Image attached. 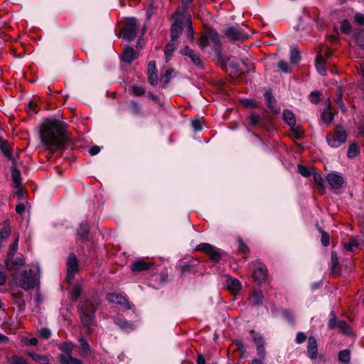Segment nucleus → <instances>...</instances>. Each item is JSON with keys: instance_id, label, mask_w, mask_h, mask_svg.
I'll list each match as a JSON object with an SVG mask.
<instances>
[{"instance_id": "nucleus-1", "label": "nucleus", "mask_w": 364, "mask_h": 364, "mask_svg": "<svg viewBox=\"0 0 364 364\" xmlns=\"http://www.w3.org/2000/svg\"><path fill=\"white\" fill-rule=\"evenodd\" d=\"M67 124L58 119H46L41 127V141L46 148L55 151L61 148L66 141Z\"/></svg>"}, {"instance_id": "nucleus-2", "label": "nucleus", "mask_w": 364, "mask_h": 364, "mask_svg": "<svg viewBox=\"0 0 364 364\" xmlns=\"http://www.w3.org/2000/svg\"><path fill=\"white\" fill-rule=\"evenodd\" d=\"M347 134L341 126H336L333 132L326 135V141L332 148H338L346 141Z\"/></svg>"}, {"instance_id": "nucleus-3", "label": "nucleus", "mask_w": 364, "mask_h": 364, "mask_svg": "<svg viewBox=\"0 0 364 364\" xmlns=\"http://www.w3.org/2000/svg\"><path fill=\"white\" fill-rule=\"evenodd\" d=\"M37 285V279L35 276V273L32 270L23 271L21 273L19 279V286L25 289L28 290L34 288Z\"/></svg>"}, {"instance_id": "nucleus-4", "label": "nucleus", "mask_w": 364, "mask_h": 364, "mask_svg": "<svg viewBox=\"0 0 364 364\" xmlns=\"http://www.w3.org/2000/svg\"><path fill=\"white\" fill-rule=\"evenodd\" d=\"M90 306L91 304L87 301V302L81 304L80 307V316L82 323L83 330L85 333L90 334L91 316H90Z\"/></svg>"}, {"instance_id": "nucleus-5", "label": "nucleus", "mask_w": 364, "mask_h": 364, "mask_svg": "<svg viewBox=\"0 0 364 364\" xmlns=\"http://www.w3.org/2000/svg\"><path fill=\"white\" fill-rule=\"evenodd\" d=\"M210 41L215 48H218L220 46V40L218 33L213 30H208L201 37L199 42V47L203 50L208 45V42Z\"/></svg>"}, {"instance_id": "nucleus-6", "label": "nucleus", "mask_w": 364, "mask_h": 364, "mask_svg": "<svg viewBox=\"0 0 364 364\" xmlns=\"http://www.w3.org/2000/svg\"><path fill=\"white\" fill-rule=\"evenodd\" d=\"M173 18L174 19V22L173 23L171 28V36L172 42L175 41L182 32L183 16L181 14L176 12L173 16Z\"/></svg>"}, {"instance_id": "nucleus-7", "label": "nucleus", "mask_w": 364, "mask_h": 364, "mask_svg": "<svg viewBox=\"0 0 364 364\" xmlns=\"http://www.w3.org/2000/svg\"><path fill=\"white\" fill-rule=\"evenodd\" d=\"M122 38L132 41L136 36V22L134 18H128L122 32Z\"/></svg>"}, {"instance_id": "nucleus-8", "label": "nucleus", "mask_w": 364, "mask_h": 364, "mask_svg": "<svg viewBox=\"0 0 364 364\" xmlns=\"http://www.w3.org/2000/svg\"><path fill=\"white\" fill-rule=\"evenodd\" d=\"M25 263L23 257H6L5 260V265L7 270L16 273Z\"/></svg>"}, {"instance_id": "nucleus-9", "label": "nucleus", "mask_w": 364, "mask_h": 364, "mask_svg": "<svg viewBox=\"0 0 364 364\" xmlns=\"http://www.w3.org/2000/svg\"><path fill=\"white\" fill-rule=\"evenodd\" d=\"M107 298L110 303L124 306L127 309H130L132 308L131 304L129 302L127 298L121 294L110 293L107 294Z\"/></svg>"}, {"instance_id": "nucleus-10", "label": "nucleus", "mask_w": 364, "mask_h": 364, "mask_svg": "<svg viewBox=\"0 0 364 364\" xmlns=\"http://www.w3.org/2000/svg\"><path fill=\"white\" fill-rule=\"evenodd\" d=\"M67 279L70 282L77 272V259L74 254H70L67 260Z\"/></svg>"}, {"instance_id": "nucleus-11", "label": "nucleus", "mask_w": 364, "mask_h": 364, "mask_svg": "<svg viewBox=\"0 0 364 364\" xmlns=\"http://www.w3.org/2000/svg\"><path fill=\"white\" fill-rule=\"evenodd\" d=\"M326 178L329 186L333 189L341 188L344 183L343 177L335 173H328Z\"/></svg>"}, {"instance_id": "nucleus-12", "label": "nucleus", "mask_w": 364, "mask_h": 364, "mask_svg": "<svg viewBox=\"0 0 364 364\" xmlns=\"http://www.w3.org/2000/svg\"><path fill=\"white\" fill-rule=\"evenodd\" d=\"M267 276L268 270L264 265L259 264L257 267H255L253 272V277L257 282L262 283L265 282Z\"/></svg>"}, {"instance_id": "nucleus-13", "label": "nucleus", "mask_w": 364, "mask_h": 364, "mask_svg": "<svg viewBox=\"0 0 364 364\" xmlns=\"http://www.w3.org/2000/svg\"><path fill=\"white\" fill-rule=\"evenodd\" d=\"M306 350L308 355L311 359L314 360L318 357V344L314 336H310L308 338Z\"/></svg>"}, {"instance_id": "nucleus-14", "label": "nucleus", "mask_w": 364, "mask_h": 364, "mask_svg": "<svg viewBox=\"0 0 364 364\" xmlns=\"http://www.w3.org/2000/svg\"><path fill=\"white\" fill-rule=\"evenodd\" d=\"M62 349L66 350L68 353L62 354L60 355V363L61 364H82L80 360L73 358L68 351L70 350V345L65 344L63 346Z\"/></svg>"}, {"instance_id": "nucleus-15", "label": "nucleus", "mask_w": 364, "mask_h": 364, "mask_svg": "<svg viewBox=\"0 0 364 364\" xmlns=\"http://www.w3.org/2000/svg\"><path fill=\"white\" fill-rule=\"evenodd\" d=\"M148 75H149V82L152 85H156L158 83V75H157V69L155 61L152 60L149 62L148 65Z\"/></svg>"}, {"instance_id": "nucleus-16", "label": "nucleus", "mask_w": 364, "mask_h": 364, "mask_svg": "<svg viewBox=\"0 0 364 364\" xmlns=\"http://www.w3.org/2000/svg\"><path fill=\"white\" fill-rule=\"evenodd\" d=\"M153 263L145 262L143 259H138L133 262L131 269L134 272H140L150 269Z\"/></svg>"}, {"instance_id": "nucleus-17", "label": "nucleus", "mask_w": 364, "mask_h": 364, "mask_svg": "<svg viewBox=\"0 0 364 364\" xmlns=\"http://www.w3.org/2000/svg\"><path fill=\"white\" fill-rule=\"evenodd\" d=\"M225 35L231 40H240L245 37V34L236 27L228 28L225 31Z\"/></svg>"}, {"instance_id": "nucleus-18", "label": "nucleus", "mask_w": 364, "mask_h": 364, "mask_svg": "<svg viewBox=\"0 0 364 364\" xmlns=\"http://www.w3.org/2000/svg\"><path fill=\"white\" fill-rule=\"evenodd\" d=\"M181 53L186 56L190 58L191 61L197 66L202 67V61L200 58V56L196 53L193 50H191L189 47L186 46L183 50H181Z\"/></svg>"}, {"instance_id": "nucleus-19", "label": "nucleus", "mask_w": 364, "mask_h": 364, "mask_svg": "<svg viewBox=\"0 0 364 364\" xmlns=\"http://www.w3.org/2000/svg\"><path fill=\"white\" fill-rule=\"evenodd\" d=\"M137 58V53L132 48H127L124 49L121 60L127 63H130Z\"/></svg>"}, {"instance_id": "nucleus-20", "label": "nucleus", "mask_w": 364, "mask_h": 364, "mask_svg": "<svg viewBox=\"0 0 364 364\" xmlns=\"http://www.w3.org/2000/svg\"><path fill=\"white\" fill-rule=\"evenodd\" d=\"M90 232V225L87 223H81L77 232V240H86Z\"/></svg>"}, {"instance_id": "nucleus-21", "label": "nucleus", "mask_w": 364, "mask_h": 364, "mask_svg": "<svg viewBox=\"0 0 364 364\" xmlns=\"http://www.w3.org/2000/svg\"><path fill=\"white\" fill-rule=\"evenodd\" d=\"M11 176L14 182V185L15 188L18 190V192L21 190V173L17 169L15 164H14L11 168Z\"/></svg>"}, {"instance_id": "nucleus-22", "label": "nucleus", "mask_w": 364, "mask_h": 364, "mask_svg": "<svg viewBox=\"0 0 364 364\" xmlns=\"http://www.w3.org/2000/svg\"><path fill=\"white\" fill-rule=\"evenodd\" d=\"M226 287L229 291L237 294L241 289V283L237 279L230 277L226 280Z\"/></svg>"}, {"instance_id": "nucleus-23", "label": "nucleus", "mask_w": 364, "mask_h": 364, "mask_svg": "<svg viewBox=\"0 0 364 364\" xmlns=\"http://www.w3.org/2000/svg\"><path fill=\"white\" fill-rule=\"evenodd\" d=\"M263 299L264 295L261 291H254L249 297V302L252 306H260Z\"/></svg>"}, {"instance_id": "nucleus-24", "label": "nucleus", "mask_w": 364, "mask_h": 364, "mask_svg": "<svg viewBox=\"0 0 364 364\" xmlns=\"http://www.w3.org/2000/svg\"><path fill=\"white\" fill-rule=\"evenodd\" d=\"M316 68L320 75H326L327 71L326 61L321 53H318L316 58Z\"/></svg>"}, {"instance_id": "nucleus-25", "label": "nucleus", "mask_w": 364, "mask_h": 364, "mask_svg": "<svg viewBox=\"0 0 364 364\" xmlns=\"http://www.w3.org/2000/svg\"><path fill=\"white\" fill-rule=\"evenodd\" d=\"M264 98H265L266 104L268 106V107L271 109V111L275 114L278 113V110L275 107L276 100H275L274 97H273L270 90L265 92Z\"/></svg>"}, {"instance_id": "nucleus-26", "label": "nucleus", "mask_w": 364, "mask_h": 364, "mask_svg": "<svg viewBox=\"0 0 364 364\" xmlns=\"http://www.w3.org/2000/svg\"><path fill=\"white\" fill-rule=\"evenodd\" d=\"M283 118L284 120L291 127V130L295 132L294 127L296 125V119L294 114L292 112L286 109L283 112Z\"/></svg>"}, {"instance_id": "nucleus-27", "label": "nucleus", "mask_w": 364, "mask_h": 364, "mask_svg": "<svg viewBox=\"0 0 364 364\" xmlns=\"http://www.w3.org/2000/svg\"><path fill=\"white\" fill-rule=\"evenodd\" d=\"M343 90L341 87H338L336 91V97L334 99V102L338 106V107L343 111H346L345 105L342 100Z\"/></svg>"}, {"instance_id": "nucleus-28", "label": "nucleus", "mask_w": 364, "mask_h": 364, "mask_svg": "<svg viewBox=\"0 0 364 364\" xmlns=\"http://www.w3.org/2000/svg\"><path fill=\"white\" fill-rule=\"evenodd\" d=\"M173 72V70L172 68H168L165 71L164 74L161 75L160 81L161 83H163V87H166L168 84L170 80L172 77Z\"/></svg>"}, {"instance_id": "nucleus-29", "label": "nucleus", "mask_w": 364, "mask_h": 364, "mask_svg": "<svg viewBox=\"0 0 364 364\" xmlns=\"http://www.w3.org/2000/svg\"><path fill=\"white\" fill-rule=\"evenodd\" d=\"M0 149L3 153V154L9 160H14L12 155L11 154L9 147L8 146L6 141L3 139L0 140Z\"/></svg>"}, {"instance_id": "nucleus-30", "label": "nucleus", "mask_w": 364, "mask_h": 364, "mask_svg": "<svg viewBox=\"0 0 364 364\" xmlns=\"http://www.w3.org/2000/svg\"><path fill=\"white\" fill-rule=\"evenodd\" d=\"M29 355L32 358L33 360L38 362L41 364H49L48 359L45 355H41L40 354H37L35 353H30Z\"/></svg>"}, {"instance_id": "nucleus-31", "label": "nucleus", "mask_w": 364, "mask_h": 364, "mask_svg": "<svg viewBox=\"0 0 364 364\" xmlns=\"http://www.w3.org/2000/svg\"><path fill=\"white\" fill-rule=\"evenodd\" d=\"M115 324L124 331H129L133 328L132 323L127 321H115Z\"/></svg>"}, {"instance_id": "nucleus-32", "label": "nucleus", "mask_w": 364, "mask_h": 364, "mask_svg": "<svg viewBox=\"0 0 364 364\" xmlns=\"http://www.w3.org/2000/svg\"><path fill=\"white\" fill-rule=\"evenodd\" d=\"M249 119H250V125L255 127V126L261 125V123L262 121V117L259 114H252L249 117Z\"/></svg>"}, {"instance_id": "nucleus-33", "label": "nucleus", "mask_w": 364, "mask_h": 364, "mask_svg": "<svg viewBox=\"0 0 364 364\" xmlns=\"http://www.w3.org/2000/svg\"><path fill=\"white\" fill-rule=\"evenodd\" d=\"M208 255H209L210 259L215 262L219 261L221 257L220 252L213 246H212V248L210 250V252Z\"/></svg>"}, {"instance_id": "nucleus-34", "label": "nucleus", "mask_w": 364, "mask_h": 364, "mask_svg": "<svg viewBox=\"0 0 364 364\" xmlns=\"http://www.w3.org/2000/svg\"><path fill=\"white\" fill-rule=\"evenodd\" d=\"M313 178L314 182L321 188V190L324 191V183L322 176L320 173L314 171L313 173Z\"/></svg>"}, {"instance_id": "nucleus-35", "label": "nucleus", "mask_w": 364, "mask_h": 364, "mask_svg": "<svg viewBox=\"0 0 364 364\" xmlns=\"http://www.w3.org/2000/svg\"><path fill=\"white\" fill-rule=\"evenodd\" d=\"M338 360L341 363L350 362V351L348 350H343L338 353Z\"/></svg>"}, {"instance_id": "nucleus-36", "label": "nucleus", "mask_w": 364, "mask_h": 364, "mask_svg": "<svg viewBox=\"0 0 364 364\" xmlns=\"http://www.w3.org/2000/svg\"><path fill=\"white\" fill-rule=\"evenodd\" d=\"M359 153V147L356 144H351L348 150V156L349 158H353L357 156Z\"/></svg>"}, {"instance_id": "nucleus-37", "label": "nucleus", "mask_w": 364, "mask_h": 364, "mask_svg": "<svg viewBox=\"0 0 364 364\" xmlns=\"http://www.w3.org/2000/svg\"><path fill=\"white\" fill-rule=\"evenodd\" d=\"M337 328L343 333L348 334L350 333V327L344 321H338Z\"/></svg>"}, {"instance_id": "nucleus-38", "label": "nucleus", "mask_w": 364, "mask_h": 364, "mask_svg": "<svg viewBox=\"0 0 364 364\" xmlns=\"http://www.w3.org/2000/svg\"><path fill=\"white\" fill-rule=\"evenodd\" d=\"M129 109L132 114L139 115L141 114V107L139 103L132 101L129 105Z\"/></svg>"}, {"instance_id": "nucleus-39", "label": "nucleus", "mask_w": 364, "mask_h": 364, "mask_svg": "<svg viewBox=\"0 0 364 364\" xmlns=\"http://www.w3.org/2000/svg\"><path fill=\"white\" fill-rule=\"evenodd\" d=\"M18 237H17L16 239L15 242L10 247L6 257H10V258L14 257L18 250Z\"/></svg>"}, {"instance_id": "nucleus-40", "label": "nucleus", "mask_w": 364, "mask_h": 364, "mask_svg": "<svg viewBox=\"0 0 364 364\" xmlns=\"http://www.w3.org/2000/svg\"><path fill=\"white\" fill-rule=\"evenodd\" d=\"M291 62L294 64L297 63L300 60V53L297 48H293L290 53Z\"/></svg>"}, {"instance_id": "nucleus-41", "label": "nucleus", "mask_w": 364, "mask_h": 364, "mask_svg": "<svg viewBox=\"0 0 364 364\" xmlns=\"http://www.w3.org/2000/svg\"><path fill=\"white\" fill-rule=\"evenodd\" d=\"M237 242L238 243V251L239 252H240L243 254H246L249 252L248 247L245 244V242H243L242 239L240 237H237Z\"/></svg>"}, {"instance_id": "nucleus-42", "label": "nucleus", "mask_w": 364, "mask_h": 364, "mask_svg": "<svg viewBox=\"0 0 364 364\" xmlns=\"http://www.w3.org/2000/svg\"><path fill=\"white\" fill-rule=\"evenodd\" d=\"M322 120L327 124H331L333 119V114L329 110L324 111L321 114Z\"/></svg>"}, {"instance_id": "nucleus-43", "label": "nucleus", "mask_w": 364, "mask_h": 364, "mask_svg": "<svg viewBox=\"0 0 364 364\" xmlns=\"http://www.w3.org/2000/svg\"><path fill=\"white\" fill-rule=\"evenodd\" d=\"M341 31L344 33H349L350 31L351 26L348 20H343L341 23Z\"/></svg>"}, {"instance_id": "nucleus-44", "label": "nucleus", "mask_w": 364, "mask_h": 364, "mask_svg": "<svg viewBox=\"0 0 364 364\" xmlns=\"http://www.w3.org/2000/svg\"><path fill=\"white\" fill-rule=\"evenodd\" d=\"M212 246L213 245H211L208 243H200L198 245H197L196 250L198 251H203V252H205L206 254H208V252H210V250H211V248H212Z\"/></svg>"}, {"instance_id": "nucleus-45", "label": "nucleus", "mask_w": 364, "mask_h": 364, "mask_svg": "<svg viewBox=\"0 0 364 364\" xmlns=\"http://www.w3.org/2000/svg\"><path fill=\"white\" fill-rule=\"evenodd\" d=\"M320 232H321V243H322V245L323 246H325V247L328 246L330 245V236H329V235L326 232H325V231H323L322 230H321Z\"/></svg>"}, {"instance_id": "nucleus-46", "label": "nucleus", "mask_w": 364, "mask_h": 364, "mask_svg": "<svg viewBox=\"0 0 364 364\" xmlns=\"http://www.w3.org/2000/svg\"><path fill=\"white\" fill-rule=\"evenodd\" d=\"M174 49H175V48H174V46L173 43H168L166 46V48L165 50V55H166V61H168L171 59Z\"/></svg>"}, {"instance_id": "nucleus-47", "label": "nucleus", "mask_w": 364, "mask_h": 364, "mask_svg": "<svg viewBox=\"0 0 364 364\" xmlns=\"http://www.w3.org/2000/svg\"><path fill=\"white\" fill-rule=\"evenodd\" d=\"M358 247V242L355 239H350L348 243L345 245V248L348 251H353L354 247Z\"/></svg>"}, {"instance_id": "nucleus-48", "label": "nucleus", "mask_w": 364, "mask_h": 364, "mask_svg": "<svg viewBox=\"0 0 364 364\" xmlns=\"http://www.w3.org/2000/svg\"><path fill=\"white\" fill-rule=\"evenodd\" d=\"M298 171L301 175L305 177L309 176L311 174V171L307 167L301 164L298 165Z\"/></svg>"}, {"instance_id": "nucleus-49", "label": "nucleus", "mask_w": 364, "mask_h": 364, "mask_svg": "<svg viewBox=\"0 0 364 364\" xmlns=\"http://www.w3.org/2000/svg\"><path fill=\"white\" fill-rule=\"evenodd\" d=\"M241 102L246 107H250V108L257 107V103L250 99H247V98L242 99V100H241Z\"/></svg>"}, {"instance_id": "nucleus-50", "label": "nucleus", "mask_w": 364, "mask_h": 364, "mask_svg": "<svg viewBox=\"0 0 364 364\" xmlns=\"http://www.w3.org/2000/svg\"><path fill=\"white\" fill-rule=\"evenodd\" d=\"M39 335L43 338H45V339H48L51 336V331L49 328H41L39 331Z\"/></svg>"}, {"instance_id": "nucleus-51", "label": "nucleus", "mask_w": 364, "mask_h": 364, "mask_svg": "<svg viewBox=\"0 0 364 364\" xmlns=\"http://www.w3.org/2000/svg\"><path fill=\"white\" fill-rule=\"evenodd\" d=\"M132 90L136 96H141L145 93V90L142 87L138 85H133Z\"/></svg>"}, {"instance_id": "nucleus-52", "label": "nucleus", "mask_w": 364, "mask_h": 364, "mask_svg": "<svg viewBox=\"0 0 364 364\" xmlns=\"http://www.w3.org/2000/svg\"><path fill=\"white\" fill-rule=\"evenodd\" d=\"M193 29L192 26L191 21L188 19V29H187V37L190 39L191 41H193Z\"/></svg>"}, {"instance_id": "nucleus-53", "label": "nucleus", "mask_w": 364, "mask_h": 364, "mask_svg": "<svg viewBox=\"0 0 364 364\" xmlns=\"http://www.w3.org/2000/svg\"><path fill=\"white\" fill-rule=\"evenodd\" d=\"M191 126H192V128L196 132H199V131L202 130L201 123H200V121L198 119H194L193 120H192Z\"/></svg>"}, {"instance_id": "nucleus-54", "label": "nucleus", "mask_w": 364, "mask_h": 364, "mask_svg": "<svg viewBox=\"0 0 364 364\" xmlns=\"http://www.w3.org/2000/svg\"><path fill=\"white\" fill-rule=\"evenodd\" d=\"M278 67L284 73H289L290 71V68L288 63L284 60H280L279 62Z\"/></svg>"}, {"instance_id": "nucleus-55", "label": "nucleus", "mask_w": 364, "mask_h": 364, "mask_svg": "<svg viewBox=\"0 0 364 364\" xmlns=\"http://www.w3.org/2000/svg\"><path fill=\"white\" fill-rule=\"evenodd\" d=\"M311 101L316 103L318 102L321 100V93L319 92H311L310 94Z\"/></svg>"}, {"instance_id": "nucleus-56", "label": "nucleus", "mask_w": 364, "mask_h": 364, "mask_svg": "<svg viewBox=\"0 0 364 364\" xmlns=\"http://www.w3.org/2000/svg\"><path fill=\"white\" fill-rule=\"evenodd\" d=\"M364 31L363 33H358L355 34V38L358 44L360 46H364Z\"/></svg>"}, {"instance_id": "nucleus-57", "label": "nucleus", "mask_w": 364, "mask_h": 364, "mask_svg": "<svg viewBox=\"0 0 364 364\" xmlns=\"http://www.w3.org/2000/svg\"><path fill=\"white\" fill-rule=\"evenodd\" d=\"M10 235V230L5 229L0 232V245Z\"/></svg>"}, {"instance_id": "nucleus-58", "label": "nucleus", "mask_w": 364, "mask_h": 364, "mask_svg": "<svg viewBox=\"0 0 364 364\" xmlns=\"http://www.w3.org/2000/svg\"><path fill=\"white\" fill-rule=\"evenodd\" d=\"M253 341L257 346H263L264 342L262 336L258 334H255L253 336Z\"/></svg>"}, {"instance_id": "nucleus-59", "label": "nucleus", "mask_w": 364, "mask_h": 364, "mask_svg": "<svg viewBox=\"0 0 364 364\" xmlns=\"http://www.w3.org/2000/svg\"><path fill=\"white\" fill-rule=\"evenodd\" d=\"M306 339V336L303 332H299L297 333L296 337V341L297 343L301 344L304 343Z\"/></svg>"}, {"instance_id": "nucleus-60", "label": "nucleus", "mask_w": 364, "mask_h": 364, "mask_svg": "<svg viewBox=\"0 0 364 364\" xmlns=\"http://www.w3.org/2000/svg\"><path fill=\"white\" fill-rule=\"evenodd\" d=\"M79 341H80V347H81L82 350L84 352H87L89 350V344L86 341V340L83 338H80L79 339Z\"/></svg>"}, {"instance_id": "nucleus-61", "label": "nucleus", "mask_w": 364, "mask_h": 364, "mask_svg": "<svg viewBox=\"0 0 364 364\" xmlns=\"http://www.w3.org/2000/svg\"><path fill=\"white\" fill-rule=\"evenodd\" d=\"M331 315L333 316L328 322V327L331 329L337 328L338 321H336V318L335 315L332 313Z\"/></svg>"}, {"instance_id": "nucleus-62", "label": "nucleus", "mask_w": 364, "mask_h": 364, "mask_svg": "<svg viewBox=\"0 0 364 364\" xmlns=\"http://www.w3.org/2000/svg\"><path fill=\"white\" fill-rule=\"evenodd\" d=\"M257 355L261 358L264 359V358H265V349H264V345L263 346H257Z\"/></svg>"}, {"instance_id": "nucleus-63", "label": "nucleus", "mask_w": 364, "mask_h": 364, "mask_svg": "<svg viewBox=\"0 0 364 364\" xmlns=\"http://www.w3.org/2000/svg\"><path fill=\"white\" fill-rule=\"evenodd\" d=\"M355 21L360 25H364V14H356L355 16Z\"/></svg>"}, {"instance_id": "nucleus-64", "label": "nucleus", "mask_w": 364, "mask_h": 364, "mask_svg": "<svg viewBox=\"0 0 364 364\" xmlns=\"http://www.w3.org/2000/svg\"><path fill=\"white\" fill-rule=\"evenodd\" d=\"M13 364H27V363L23 358L14 357L13 358Z\"/></svg>"}]
</instances>
